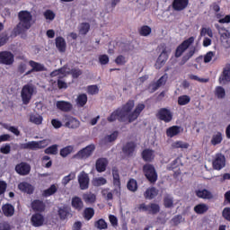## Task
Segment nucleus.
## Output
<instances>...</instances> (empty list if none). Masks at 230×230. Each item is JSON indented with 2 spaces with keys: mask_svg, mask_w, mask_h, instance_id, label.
Listing matches in <instances>:
<instances>
[{
  "mask_svg": "<svg viewBox=\"0 0 230 230\" xmlns=\"http://www.w3.org/2000/svg\"><path fill=\"white\" fill-rule=\"evenodd\" d=\"M18 18L20 21L16 27L18 33H21L23 30H30V28H31V19H33L31 13L21 11L18 13Z\"/></svg>",
  "mask_w": 230,
  "mask_h": 230,
  "instance_id": "nucleus-1",
  "label": "nucleus"
},
{
  "mask_svg": "<svg viewBox=\"0 0 230 230\" xmlns=\"http://www.w3.org/2000/svg\"><path fill=\"white\" fill-rule=\"evenodd\" d=\"M143 172L151 184L157 182V171H155V167L152 164H146L143 166Z\"/></svg>",
  "mask_w": 230,
  "mask_h": 230,
  "instance_id": "nucleus-2",
  "label": "nucleus"
},
{
  "mask_svg": "<svg viewBox=\"0 0 230 230\" xmlns=\"http://www.w3.org/2000/svg\"><path fill=\"white\" fill-rule=\"evenodd\" d=\"M94 150H96V146H94V144L88 145L74 155L73 159H89V157L94 154Z\"/></svg>",
  "mask_w": 230,
  "mask_h": 230,
  "instance_id": "nucleus-3",
  "label": "nucleus"
},
{
  "mask_svg": "<svg viewBox=\"0 0 230 230\" xmlns=\"http://www.w3.org/2000/svg\"><path fill=\"white\" fill-rule=\"evenodd\" d=\"M159 48H161L162 52L156 60V64L160 66L159 69H161V67H163V66H164V64H166V62L168 61L170 54L172 53V49H170L164 43L160 44Z\"/></svg>",
  "mask_w": 230,
  "mask_h": 230,
  "instance_id": "nucleus-4",
  "label": "nucleus"
},
{
  "mask_svg": "<svg viewBox=\"0 0 230 230\" xmlns=\"http://www.w3.org/2000/svg\"><path fill=\"white\" fill-rule=\"evenodd\" d=\"M33 93H35V86H33V84L23 85L21 92L23 105H28V103H30L31 96H33Z\"/></svg>",
  "mask_w": 230,
  "mask_h": 230,
  "instance_id": "nucleus-5",
  "label": "nucleus"
},
{
  "mask_svg": "<svg viewBox=\"0 0 230 230\" xmlns=\"http://www.w3.org/2000/svg\"><path fill=\"white\" fill-rule=\"evenodd\" d=\"M215 28H217V31H219L220 34V40L223 47L226 48V49H229L230 48V33L226 31V29L221 28L218 23L215 24Z\"/></svg>",
  "mask_w": 230,
  "mask_h": 230,
  "instance_id": "nucleus-6",
  "label": "nucleus"
},
{
  "mask_svg": "<svg viewBox=\"0 0 230 230\" xmlns=\"http://www.w3.org/2000/svg\"><path fill=\"white\" fill-rule=\"evenodd\" d=\"M137 146L133 141L127 142L122 146V155L124 159H130V157H134L136 154V147Z\"/></svg>",
  "mask_w": 230,
  "mask_h": 230,
  "instance_id": "nucleus-7",
  "label": "nucleus"
},
{
  "mask_svg": "<svg viewBox=\"0 0 230 230\" xmlns=\"http://www.w3.org/2000/svg\"><path fill=\"white\" fill-rule=\"evenodd\" d=\"M193 42H195V38L194 37H190L189 39L183 40L176 49L175 50V58H179L182 57V53L190 48Z\"/></svg>",
  "mask_w": 230,
  "mask_h": 230,
  "instance_id": "nucleus-8",
  "label": "nucleus"
},
{
  "mask_svg": "<svg viewBox=\"0 0 230 230\" xmlns=\"http://www.w3.org/2000/svg\"><path fill=\"white\" fill-rule=\"evenodd\" d=\"M138 209L140 211H144L145 213H148V215H157L159 211H161V207L157 203H150L146 205L145 203H141L138 206Z\"/></svg>",
  "mask_w": 230,
  "mask_h": 230,
  "instance_id": "nucleus-9",
  "label": "nucleus"
},
{
  "mask_svg": "<svg viewBox=\"0 0 230 230\" xmlns=\"http://www.w3.org/2000/svg\"><path fill=\"white\" fill-rule=\"evenodd\" d=\"M156 118L161 121H164V123H170L173 119V113L166 108H162L158 111Z\"/></svg>",
  "mask_w": 230,
  "mask_h": 230,
  "instance_id": "nucleus-10",
  "label": "nucleus"
},
{
  "mask_svg": "<svg viewBox=\"0 0 230 230\" xmlns=\"http://www.w3.org/2000/svg\"><path fill=\"white\" fill-rule=\"evenodd\" d=\"M14 62V56L10 51H2L0 52V64L4 66H12Z\"/></svg>",
  "mask_w": 230,
  "mask_h": 230,
  "instance_id": "nucleus-11",
  "label": "nucleus"
},
{
  "mask_svg": "<svg viewBox=\"0 0 230 230\" xmlns=\"http://www.w3.org/2000/svg\"><path fill=\"white\" fill-rule=\"evenodd\" d=\"M134 100L128 101L124 105H122L121 108H119V111H120V118L126 119L127 121V116L129 114V112L132 111V109H134Z\"/></svg>",
  "mask_w": 230,
  "mask_h": 230,
  "instance_id": "nucleus-12",
  "label": "nucleus"
},
{
  "mask_svg": "<svg viewBox=\"0 0 230 230\" xmlns=\"http://www.w3.org/2000/svg\"><path fill=\"white\" fill-rule=\"evenodd\" d=\"M78 182L80 190H89V174L82 171L78 175Z\"/></svg>",
  "mask_w": 230,
  "mask_h": 230,
  "instance_id": "nucleus-13",
  "label": "nucleus"
},
{
  "mask_svg": "<svg viewBox=\"0 0 230 230\" xmlns=\"http://www.w3.org/2000/svg\"><path fill=\"white\" fill-rule=\"evenodd\" d=\"M214 170H222L226 167V156L222 154L216 155L215 159L212 162Z\"/></svg>",
  "mask_w": 230,
  "mask_h": 230,
  "instance_id": "nucleus-14",
  "label": "nucleus"
},
{
  "mask_svg": "<svg viewBox=\"0 0 230 230\" xmlns=\"http://www.w3.org/2000/svg\"><path fill=\"white\" fill-rule=\"evenodd\" d=\"M63 121L67 128H78L80 127V120L69 115H65Z\"/></svg>",
  "mask_w": 230,
  "mask_h": 230,
  "instance_id": "nucleus-15",
  "label": "nucleus"
},
{
  "mask_svg": "<svg viewBox=\"0 0 230 230\" xmlns=\"http://www.w3.org/2000/svg\"><path fill=\"white\" fill-rule=\"evenodd\" d=\"M42 143L44 142L31 141L21 144L20 148H22V150H41V148H44Z\"/></svg>",
  "mask_w": 230,
  "mask_h": 230,
  "instance_id": "nucleus-16",
  "label": "nucleus"
},
{
  "mask_svg": "<svg viewBox=\"0 0 230 230\" xmlns=\"http://www.w3.org/2000/svg\"><path fill=\"white\" fill-rule=\"evenodd\" d=\"M31 223L33 227H40L44 226V216L40 213L33 214L31 217Z\"/></svg>",
  "mask_w": 230,
  "mask_h": 230,
  "instance_id": "nucleus-17",
  "label": "nucleus"
},
{
  "mask_svg": "<svg viewBox=\"0 0 230 230\" xmlns=\"http://www.w3.org/2000/svg\"><path fill=\"white\" fill-rule=\"evenodd\" d=\"M56 107L62 112H71V111H73V104L66 101H58L56 102Z\"/></svg>",
  "mask_w": 230,
  "mask_h": 230,
  "instance_id": "nucleus-18",
  "label": "nucleus"
},
{
  "mask_svg": "<svg viewBox=\"0 0 230 230\" xmlns=\"http://www.w3.org/2000/svg\"><path fill=\"white\" fill-rule=\"evenodd\" d=\"M15 172H17L19 175H28L30 172H31V166L26 163H21L15 166Z\"/></svg>",
  "mask_w": 230,
  "mask_h": 230,
  "instance_id": "nucleus-19",
  "label": "nucleus"
},
{
  "mask_svg": "<svg viewBox=\"0 0 230 230\" xmlns=\"http://www.w3.org/2000/svg\"><path fill=\"white\" fill-rule=\"evenodd\" d=\"M190 0H173L172 8L176 12H182V10H186L188 8V4Z\"/></svg>",
  "mask_w": 230,
  "mask_h": 230,
  "instance_id": "nucleus-20",
  "label": "nucleus"
},
{
  "mask_svg": "<svg viewBox=\"0 0 230 230\" xmlns=\"http://www.w3.org/2000/svg\"><path fill=\"white\" fill-rule=\"evenodd\" d=\"M109 164V161L107 158H99L95 163V169L99 173H102L107 170V165Z\"/></svg>",
  "mask_w": 230,
  "mask_h": 230,
  "instance_id": "nucleus-21",
  "label": "nucleus"
},
{
  "mask_svg": "<svg viewBox=\"0 0 230 230\" xmlns=\"http://www.w3.org/2000/svg\"><path fill=\"white\" fill-rule=\"evenodd\" d=\"M230 82V64L226 65L223 68V72L219 76V83L220 84H227Z\"/></svg>",
  "mask_w": 230,
  "mask_h": 230,
  "instance_id": "nucleus-22",
  "label": "nucleus"
},
{
  "mask_svg": "<svg viewBox=\"0 0 230 230\" xmlns=\"http://www.w3.org/2000/svg\"><path fill=\"white\" fill-rule=\"evenodd\" d=\"M58 215L60 218V220H66V218H69V217H72L71 215V208L67 206H64L58 208Z\"/></svg>",
  "mask_w": 230,
  "mask_h": 230,
  "instance_id": "nucleus-23",
  "label": "nucleus"
},
{
  "mask_svg": "<svg viewBox=\"0 0 230 230\" xmlns=\"http://www.w3.org/2000/svg\"><path fill=\"white\" fill-rule=\"evenodd\" d=\"M120 111L119 108H118L117 110H115L111 116H109L107 118L108 121L110 123H113V121H116V119H118V121H119L120 123H125L127 122L126 119H121V114H120Z\"/></svg>",
  "mask_w": 230,
  "mask_h": 230,
  "instance_id": "nucleus-24",
  "label": "nucleus"
},
{
  "mask_svg": "<svg viewBox=\"0 0 230 230\" xmlns=\"http://www.w3.org/2000/svg\"><path fill=\"white\" fill-rule=\"evenodd\" d=\"M157 195H159V190H157L155 187L148 188L144 193V197L146 199V200H152L155 199Z\"/></svg>",
  "mask_w": 230,
  "mask_h": 230,
  "instance_id": "nucleus-25",
  "label": "nucleus"
},
{
  "mask_svg": "<svg viewBox=\"0 0 230 230\" xmlns=\"http://www.w3.org/2000/svg\"><path fill=\"white\" fill-rule=\"evenodd\" d=\"M31 208L33 209V211L42 213V211L46 209V204L44 203V201L40 199H35L34 201L31 202Z\"/></svg>",
  "mask_w": 230,
  "mask_h": 230,
  "instance_id": "nucleus-26",
  "label": "nucleus"
},
{
  "mask_svg": "<svg viewBox=\"0 0 230 230\" xmlns=\"http://www.w3.org/2000/svg\"><path fill=\"white\" fill-rule=\"evenodd\" d=\"M180 132H182L181 126H172L166 129V136L167 137H175V136H179Z\"/></svg>",
  "mask_w": 230,
  "mask_h": 230,
  "instance_id": "nucleus-27",
  "label": "nucleus"
},
{
  "mask_svg": "<svg viewBox=\"0 0 230 230\" xmlns=\"http://www.w3.org/2000/svg\"><path fill=\"white\" fill-rule=\"evenodd\" d=\"M155 158V155H154V150L152 149H144L142 152V159L146 163H152V161Z\"/></svg>",
  "mask_w": 230,
  "mask_h": 230,
  "instance_id": "nucleus-28",
  "label": "nucleus"
},
{
  "mask_svg": "<svg viewBox=\"0 0 230 230\" xmlns=\"http://www.w3.org/2000/svg\"><path fill=\"white\" fill-rule=\"evenodd\" d=\"M18 189L20 190V191H22L23 193H28L29 195H31V193L35 191L33 186L28 182H21L18 185Z\"/></svg>",
  "mask_w": 230,
  "mask_h": 230,
  "instance_id": "nucleus-29",
  "label": "nucleus"
},
{
  "mask_svg": "<svg viewBox=\"0 0 230 230\" xmlns=\"http://www.w3.org/2000/svg\"><path fill=\"white\" fill-rule=\"evenodd\" d=\"M2 211L4 217H13L15 214V208L12 204L7 203L3 205Z\"/></svg>",
  "mask_w": 230,
  "mask_h": 230,
  "instance_id": "nucleus-30",
  "label": "nucleus"
},
{
  "mask_svg": "<svg viewBox=\"0 0 230 230\" xmlns=\"http://www.w3.org/2000/svg\"><path fill=\"white\" fill-rule=\"evenodd\" d=\"M56 48L60 53H66V43L63 37L56 38Z\"/></svg>",
  "mask_w": 230,
  "mask_h": 230,
  "instance_id": "nucleus-31",
  "label": "nucleus"
},
{
  "mask_svg": "<svg viewBox=\"0 0 230 230\" xmlns=\"http://www.w3.org/2000/svg\"><path fill=\"white\" fill-rule=\"evenodd\" d=\"M196 195L199 199H206L207 200H211V199H213V193L206 189L196 190Z\"/></svg>",
  "mask_w": 230,
  "mask_h": 230,
  "instance_id": "nucleus-32",
  "label": "nucleus"
},
{
  "mask_svg": "<svg viewBox=\"0 0 230 230\" xmlns=\"http://www.w3.org/2000/svg\"><path fill=\"white\" fill-rule=\"evenodd\" d=\"M72 208H74V209H76V211H82V209H84V201H82V199H80L79 197H74L72 199Z\"/></svg>",
  "mask_w": 230,
  "mask_h": 230,
  "instance_id": "nucleus-33",
  "label": "nucleus"
},
{
  "mask_svg": "<svg viewBox=\"0 0 230 230\" xmlns=\"http://www.w3.org/2000/svg\"><path fill=\"white\" fill-rule=\"evenodd\" d=\"M29 66H31V67L32 68V71L39 73L40 71H46V66H44L43 64L35 62L33 60H31L29 62Z\"/></svg>",
  "mask_w": 230,
  "mask_h": 230,
  "instance_id": "nucleus-34",
  "label": "nucleus"
},
{
  "mask_svg": "<svg viewBox=\"0 0 230 230\" xmlns=\"http://www.w3.org/2000/svg\"><path fill=\"white\" fill-rule=\"evenodd\" d=\"M208 209H209V207L204 203L198 204L194 207V211L197 215H204V213H207Z\"/></svg>",
  "mask_w": 230,
  "mask_h": 230,
  "instance_id": "nucleus-35",
  "label": "nucleus"
},
{
  "mask_svg": "<svg viewBox=\"0 0 230 230\" xmlns=\"http://www.w3.org/2000/svg\"><path fill=\"white\" fill-rule=\"evenodd\" d=\"M73 152H75V146H67L60 150L59 155H61V157H67V155H70Z\"/></svg>",
  "mask_w": 230,
  "mask_h": 230,
  "instance_id": "nucleus-36",
  "label": "nucleus"
},
{
  "mask_svg": "<svg viewBox=\"0 0 230 230\" xmlns=\"http://www.w3.org/2000/svg\"><path fill=\"white\" fill-rule=\"evenodd\" d=\"M83 199L86 204H94V202H96V195L92 192L84 193Z\"/></svg>",
  "mask_w": 230,
  "mask_h": 230,
  "instance_id": "nucleus-37",
  "label": "nucleus"
},
{
  "mask_svg": "<svg viewBox=\"0 0 230 230\" xmlns=\"http://www.w3.org/2000/svg\"><path fill=\"white\" fill-rule=\"evenodd\" d=\"M58 191L57 185L52 184L49 189L43 191V197H51V195H55Z\"/></svg>",
  "mask_w": 230,
  "mask_h": 230,
  "instance_id": "nucleus-38",
  "label": "nucleus"
},
{
  "mask_svg": "<svg viewBox=\"0 0 230 230\" xmlns=\"http://www.w3.org/2000/svg\"><path fill=\"white\" fill-rule=\"evenodd\" d=\"M164 208H173V197H172L170 194H165L164 198Z\"/></svg>",
  "mask_w": 230,
  "mask_h": 230,
  "instance_id": "nucleus-39",
  "label": "nucleus"
},
{
  "mask_svg": "<svg viewBox=\"0 0 230 230\" xmlns=\"http://www.w3.org/2000/svg\"><path fill=\"white\" fill-rule=\"evenodd\" d=\"M191 102V97L189 95H181L178 97V105H188Z\"/></svg>",
  "mask_w": 230,
  "mask_h": 230,
  "instance_id": "nucleus-40",
  "label": "nucleus"
},
{
  "mask_svg": "<svg viewBox=\"0 0 230 230\" xmlns=\"http://www.w3.org/2000/svg\"><path fill=\"white\" fill-rule=\"evenodd\" d=\"M222 133L217 132L215 135H213L212 139H211V144L214 146H217V145H220L222 143Z\"/></svg>",
  "mask_w": 230,
  "mask_h": 230,
  "instance_id": "nucleus-41",
  "label": "nucleus"
},
{
  "mask_svg": "<svg viewBox=\"0 0 230 230\" xmlns=\"http://www.w3.org/2000/svg\"><path fill=\"white\" fill-rule=\"evenodd\" d=\"M45 154L57 155V154H58V145L55 144L49 146L47 149H45Z\"/></svg>",
  "mask_w": 230,
  "mask_h": 230,
  "instance_id": "nucleus-42",
  "label": "nucleus"
},
{
  "mask_svg": "<svg viewBox=\"0 0 230 230\" xmlns=\"http://www.w3.org/2000/svg\"><path fill=\"white\" fill-rule=\"evenodd\" d=\"M76 102L79 107H84V105L87 103V94L85 93L79 94Z\"/></svg>",
  "mask_w": 230,
  "mask_h": 230,
  "instance_id": "nucleus-43",
  "label": "nucleus"
},
{
  "mask_svg": "<svg viewBox=\"0 0 230 230\" xmlns=\"http://www.w3.org/2000/svg\"><path fill=\"white\" fill-rule=\"evenodd\" d=\"M94 217V208H86L84 211V217L85 220H91Z\"/></svg>",
  "mask_w": 230,
  "mask_h": 230,
  "instance_id": "nucleus-44",
  "label": "nucleus"
},
{
  "mask_svg": "<svg viewBox=\"0 0 230 230\" xmlns=\"http://www.w3.org/2000/svg\"><path fill=\"white\" fill-rule=\"evenodd\" d=\"M89 30H91V25L87 22H83L80 26L79 33L80 35H87Z\"/></svg>",
  "mask_w": 230,
  "mask_h": 230,
  "instance_id": "nucleus-45",
  "label": "nucleus"
},
{
  "mask_svg": "<svg viewBox=\"0 0 230 230\" xmlns=\"http://www.w3.org/2000/svg\"><path fill=\"white\" fill-rule=\"evenodd\" d=\"M127 188L129 191H137V181L134 179H130L128 181Z\"/></svg>",
  "mask_w": 230,
  "mask_h": 230,
  "instance_id": "nucleus-46",
  "label": "nucleus"
},
{
  "mask_svg": "<svg viewBox=\"0 0 230 230\" xmlns=\"http://www.w3.org/2000/svg\"><path fill=\"white\" fill-rule=\"evenodd\" d=\"M66 75H72V78H78L79 76H82L83 72L80 68H72L66 72Z\"/></svg>",
  "mask_w": 230,
  "mask_h": 230,
  "instance_id": "nucleus-47",
  "label": "nucleus"
},
{
  "mask_svg": "<svg viewBox=\"0 0 230 230\" xmlns=\"http://www.w3.org/2000/svg\"><path fill=\"white\" fill-rule=\"evenodd\" d=\"M139 33L142 37H148V35L152 33V28H150L148 25H144L141 27Z\"/></svg>",
  "mask_w": 230,
  "mask_h": 230,
  "instance_id": "nucleus-48",
  "label": "nucleus"
},
{
  "mask_svg": "<svg viewBox=\"0 0 230 230\" xmlns=\"http://www.w3.org/2000/svg\"><path fill=\"white\" fill-rule=\"evenodd\" d=\"M75 177L76 174L75 172H70L67 176H65L62 180L63 186H67Z\"/></svg>",
  "mask_w": 230,
  "mask_h": 230,
  "instance_id": "nucleus-49",
  "label": "nucleus"
},
{
  "mask_svg": "<svg viewBox=\"0 0 230 230\" xmlns=\"http://www.w3.org/2000/svg\"><path fill=\"white\" fill-rule=\"evenodd\" d=\"M94 226L100 230L107 229V222L103 218H101L94 223Z\"/></svg>",
  "mask_w": 230,
  "mask_h": 230,
  "instance_id": "nucleus-50",
  "label": "nucleus"
},
{
  "mask_svg": "<svg viewBox=\"0 0 230 230\" xmlns=\"http://www.w3.org/2000/svg\"><path fill=\"white\" fill-rule=\"evenodd\" d=\"M30 121H31V123H34L35 125H41L42 124V116L31 115Z\"/></svg>",
  "mask_w": 230,
  "mask_h": 230,
  "instance_id": "nucleus-51",
  "label": "nucleus"
},
{
  "mask_svg": "<svg viewBox=\"0 0 230 230\" xmlns=\"http://www.w3.org/2000/svg\"><path fill=\"white\" fill-rule=\"evenodd\" d=\"M93 186H103L104 184H107V180L103 177L95 178L93 181Z\"/></svg>",
  "mask_w": 230,
  "mask_h": 230,
  "instance_id": "nucleus-52",
  "label": "nucleus"
},
{
  "mask_svg": "<svg viewBox=\"0 0 230 230\" xmlns=\"http://www.w3.org/2000/svg\"><path fill=\"white\" fill-rule=\"evenodd\" d=\"M172 148H189L190 144L184 143L182 141H176L172 144Z\"/></svg>",
  "mask_w": 230,
  "mask_h": 230,
  "instance_id": "nucleus-53",
  "label": "nucleus"
},
{
  "mask_svg": "<svg viewBox=\"0 0 230 230\" xmlns=\"http://www.w3.org/2000/svg\"><path fill=\"white\" fill-rule=\"evenodd\" d=\"M137 118H139V115L133 111L132 112L128 113L127 121H128V123H134Z\"/></svg>",
  "mask_w": 230,
  "mask_h": 230,
  "instance_id": "nucleus-54",
  "label": "nucleus"
},
{
  "mask_svg": "<svg viewBox=\"0 0 230 230\" xmlns=\"http://www.w3.org/2000/svg\"><path fill=\"white\" fill-rule=\"evenodd\" d=\"M4 128H6V130H9V132L14 134V136H21V131H19V128L17 127L8 125H4Z\"/></svg>",
  "mask_w": 230,
  "mask_h": 230,
  "instance_id": "nucleus-55",
  "label": "nucleus"
},
{
  "mask_svg": "<svg viewBox=\"0 0 230 230\" xmlns=\"http://www.w3.org/2000/svg\"><path fill=\"white\" fill-rule=\"evenodd\" d=\"M118 136H119L118 131H114L111 135H108L107 137H105V141H107V143H112L116 141V139H118Z\"/></svg>",
  "mask_w": 230,
  "mask_h": 230,
  "instance_id": "nucleus-56",
  "label": "nucleus"
},
{
  "mask_svg": "<svg viewBox=\"0 0 230 230\" xmlns=\"http://www.w3.org/2000/svg\"><path fill=\"white\" fill-rule=\"evenodd\" d=\"M216 94L219 99L226 98V89L222 86H217L216 88Z\"/></svg>",
  "mask_w": 230,
  "mask_h": 230,
  "instance_id": "nucleus-57",
  "label": "nucleus"
},
{
  "mask_svg": "<svg viewBox=\"0 0 230 230\" xmlns=\"http://www.w3.org/2000/svg\"><path fill=\"white\" fill-rule=\"evenodd\" d=\"M43 15H44L45 19H47V21H53L56 17L55 13L49 9L45 11Z\"/></svg>",
  "mask_w": 230,
  "mask_h": 230,
  "instance_id": "nucleus-58",
  "label": "nucleus"
},
{
  "mask_svg": "<svg viewBox=\"0 0 230 230\" xmlns=\"http://www.w3.org/2000/svg\"><path fill=\"white\" fill-rule=\"evenodd\" d=\"M100 92V89L98 88L97 85H89L87 87V93L88 94H98V93Z\"/></svg>",
  "mask_w": 230,
  "mask_h": 230,
  "instance_id": "nucleus-59",
  "label": "nucleus"
},
{
  "mask_svg": "<svg viewBox=\"0 0 230 230\" xmlns=\"http://www.w3.org/2000/svg\"><path fill=\"white\" fill-rule=\"evenodd\" d=\"M171 222L173 226H179V224H181L182 222V215L174 216L172 218Z\"/></svg>",
  "mask_w": 230,
  "mask_h": 230,
  "instance_id": "nucleus-60",
  "label": "nucleus"
},
{
  "mask_svg": "<svg viewBox=\"0 0 230 230\" xmlns=\"http://www.w3.org/2000/svg\"><path fill=\"white\" fill-rule=\"evenodd\" d=\"M8 34L6 32H3L0 34V48L4 46L6 42H8Z\"/></svg>",
  "mask_w": 230,
  "mask_h": 230,
  "instance_id": "nucleus-61",
  "label": "nucleus"
},
{
  "mask_svg": "<svg viewBox=\"0 0 230 230\" xmlns=\"http://www.w3.org/2000/svg\"><path fill=\"white\" fill-rule=\"evenodd\" d=\"M1 154L8 155L10 152H12V146L10 144H5L0 148Z\"/></svg>",
  "mask_w": 230,
  "mask_h": 230,
  "instance_id": "nucleus-62",
  "label": "nucleus"
},
{
  "mask_svg": "<svg viewBox=\"0 0 230 230\" xmlns=\"http://www.w3.org/2000/svg\"><path fill=\"white\" fill-rule=\"evenodd\" d=\"M222 217L227 222H230V208H225L222 211Z\"/></svg>",
  "mask_w": 230,
  "mask_h": 230,
  "instance_id": "nucleus-63",
  "label": "nucleus"
},
{
  "mask_svg": "<svg viewBox=\"0 0 230 230\" xmlns=\"http://www.w3.org/2000/svg\"><path fill=\"white\" fill-rule=\"evenodd\" d=\"M12 226H10V223L6 221H3L0 223V230H11Z\"/></svg>",
  "mask_w": 230,
  "mask_h": 230,
  "instance_id": "nucleus-64",
  "label": "nucleus"
}]
</instances>
